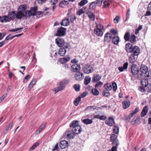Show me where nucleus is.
I'll use <instances>...</instances> for the list:
<instances>
[{"label": "nucleus", "instance_id": "obj_1", "mask_svg": "<svg viewBox=\"0 0 151 151\" xmlns=\"http://www.w3.org/2000/svg\"><path fill=\"white\" fill-rule=\"evenodd\" d=\"M37 10V7L34 6L32 7L30 10L25 11L23 12V16L27 18L31 16H34L35 15L36 12Z\"/></svg>", "mask_w": 151, "mask_h": 151}, {"label": "nucleus", "instance_id": "obj_2", "mask_svg": "<svg viewBox=\"0 0 151 151\" xmlns=\"http://www.w3.org/2000/svg\"><path fill=\"white\" fill-rule=\"evenodd\" d=\"M68 82L67 81H61L58 87L55 88V93L63 90L65 87V85L67 84Z\"/></svg>", "mask_w": 151, "mask_h": 151}, {"label": "nucleus", "instance_id": "obj_3", "mask_svg": "<svg viewBox=\"0 0 151 151\" xmlns=\"http://www.w3.org/2000/svg\"><path fill=\"white\" fill-rule=\"evenodd\" d=\"M84 72L86 74H89L93 71V68L89 64H87L85 65L83 68Z\"/></svg>", "mask_w": 151, "mask_h": 151}, {"label": "nucleus", "instance_id": "obj_4", "mask_svg": "<svg viewBox=\"0 0 151 151\" xmlns=\"http://www.w3.org/2000/svg\"><path fill=\"white\" fill-rule=\"evenodd\" d=\"M66 29L63 27L58 28L57 30V32L55 34L56 36H62L65 34Z\"/></svg>", "mask_w": 151, "mask_h": 151}, {"label": "nucleus", "instance_id": "obj_5", "mask_svg": "<svg viewBox=\"0 0 151 151\" xmlns=\"http://www.w3.org/2000/svg\"><path fill=\"white\" fill-rule=\"evenodd\" d=\"M84 78L83 73L81 71H78L76 72L74 76L75 80L78 81H82Z\"/></svg>", "mask_w": 151, "mask_h": 151}, {"label": "nucleus", "instance_id": "obj_6", "mask_svg": "<svg viewBox=\"0 0 151 151\" xmlns=\"http://www.w3.org/2000/svg\"><path fill=\"white\" fill-rule=\"evenodd\" d=\"M67 17V18L71 23L73 22L76 18V16L73 14L70 10H69L68 11Z\"/></svg>", "mask_w": 151, "mask_h": 151}, {"label": "nucleus", "instance_id": "obj_7", "mask_svg": "<svg viewBox=\"0 0 151 151\" xmlns=\"http://www.w3.org/2000/svg\"><path fill=\"white\" fill-rule=\"evenodd\" d=\"M75 135L73 131H68L66 132L63 134L65 138H68L69 139H73L75 137Z\"/></svg>", "mask_w": 151, "mask_h": 151}, {"label": "nucleus", "instance_id": "obj_8", "mask_svg": "<svg viewBox=\"0 0 151 151\" xmlns=\"http://www.w3.org/2000/svg\"><path fill=\"white\" fill-rule=\"evenodd\" d=\"M69 44L66 45L64 47H61L59 50L58 52V54L61 56H64L66 52V48H68L69 47Z\"/></svg>", "mask_w": 151, "mask_h": 151}, {"label": "nucleus", "instance_id": "obj_9", "mask_svg": "<svg viewBox=\"0 0 151 151\" xmlns=\"http://www.w3.org/2000/svg\"><path fill=\"white\" fill-rule=\"evenodd\" d=\"M131 70L132 74L136 75L139 72V67L136 64H133L131 67Z\"/></svg>", "mask_w": 151, "mask_h": 151}, {"label": "nucleus", "instance_id": "obj_10", "mask_svg": "<svg viewBox=\"0 0 151 151\" xmlns=\"http://www.w3.org/2000/svg\"><path fill=\"white\" fill-rule=\"evenodd\" d=\"M140 50L139 48L137 46H134L133 47L132 50L130 53L131 54H133L135 56H137L139 54Z\"/></svg>", "mask_w": 151, "mask_h": 151}, {"label": "nucleus", "instance_id": "obj_11", "mask_svg": "<svg viewBox=\"0 0 151 151\" xmlns=\"http://www.w3.org/2000/svg\"><path fill=\"white\" fill-rule=\"evenodd\" d=\"M81 68L80 65L76 63H73L71 66V70L73 72L79 71Z\"/></svg>", "mask_w": 151, "mask_h": 151}, {"label": "nucleus", "instance_id": "obj_12", "mask_svg": "<svg viewBox=\"0 0 151 151\" xmlns=\"http://www.w3.org/2000/svg\"><path fill=\"white\" fill-rule=\"evenodd\" d=\"M55 42L58 46L61 47H63L65 44L64 40L61 38H58L56 39Z\"/></svg>", "mask_w": 151, "mask_h": 151}, {"label": "nucleus", "instance_id": "obj_13", "mask_svg": "<svg viewBox=\"0 0 151 151\" xmlns=\"http://www.w3.org/2000/svg\"><path fill=\"white\" fill-rule=\"evenodd\" d=\"M101 78V76L99 74H94L92 78V81L93 83H96L99 81Z\"/></svg>", "mask_w": 151, "mask_h": 151}, {"label": "nucleus", "instance_id": "obj_14", "mask_svg": "<svg viewBox=\"0 0 151 151\" xmlns=\"http://www.w3.org/2000/svg\"><path fill=\"white\" fill-rule=\"evenodd\" d=\"M133 47L131 44L129 43H127L125 45V49L127 53H130Z\"/></svg>", "mask_w": 151, "mask_h": 151}, {"label": "nucleus", "instance_id": "obj_15", "mask_svg": "<svg viewBox=\"0 0 151 151\" xmlns=\"http://www.w3.org/2000/svg\"><path fill=\"white\" fill-rule=\"evenodd\" d=\"M68 146V142L65 140H63L61 141L59 144V146L62 149L67 147Z\"/></svg>", "mask_w": 151, "mask_h": 151}, {"label": "nucleus", "instance_id": "obj_16", "mask_svg": "<svg viewBox=\"0 0 151 151\" xmlns=\"http://www.w3.org/2000/svg\"><path fill=\"white\" fill-rule=\"evenodd\" d=\"M122 106L124 109L128 108L130 105V102L128 100H126L122 102Z\"/></svg>", "mask_w": 151, "mask_h": 151}, {"label": "nucleus", "instance_id": "obj_17", "mask_svg": "<svg viewBox=\"0 0 151 151\" xmlns=\"http://www.w3.org/2000/svg\"><path fill=\"white\" fill-rule=\"evenodd\" d=\"M148 70V67L145 65L141 64L140 66V71L142 73L144 74Z\"/></svg>", "mask_w": 151, "mask_h": 151}, {"label": "nucleus", "instance_id": "obj_18", "mask_svg": "<svg viewBox=\"0 0 151 151\" xmlns=\"http://www.w3.org/2000/svg\"><path fill=\"white\" fill-rule=\"evenodd\" d=\"M81 130L82 129L80 126L72 128V131L75 134H79L81 132Z\"/></svg>", "mask_w": 151, "mask_h": 151}, {"label": "nucleus", "instance_id": "obj_19", "mask_svg": "<svg viewBox=\"0 0 151 151\" xmlns=\"http://www.w3.org/2000/svg\"><path fill=\"white\" fill-rule=\"evenodd\" d=\"M105 123L110 126H112L114 123V122L113 119L109 117L105 121Z\"/></svg>", "mask_w": 151, "mask_h": 151}, {"label": "nucleus", "instance_id": "obj_20", "mask_svg": "<svg viewBox=\"0 0 151 151\" xmlns=\"http://www.w3.org/2000/svg\"><path fill=\"white\" fill-rule=\"evenodd\" d=\"M112 37L111 34L107 33L105 35L104 41L105 42H109L111 41V40Z\"/></svg>", "mask_w": 151, "mask_h": 151}, {"label": "nucleus", "instance_id": "obj_21", "mask_svg": "<svg viewBox=\"0 0 151 151\" xmlns=\"http://www.w3.org/2000/svg\"><path fill=\"white\" fill-rule=\"evenodd\" d=\"M112 42L115 45L118 44L120 38L117 36H114L112 38Z\"/></svg>", "mask_w": 151, "mask_h": 151}, {"label": "nucleus", "instance_id": "obj_22", "mask_svg": "<svg viewBox=\"0 0 151 151\" xmlns=\"http://www.w3.org/2000/svg\"><path fill=\"white\" fill-rule=\"evenodd\" d=\"M94 32V34L98 36L101 37L103 34L102 30L97 28L95 29Z\"/></svg>", "mask_w": 151, "mask_h": 151}, {"label": "nucleus", "instance_id": "obj_23", "mask_svg": "<svg viewBox=\"0 0 151 151\" xmlns=\"http://www.w3.org/2000/svg\"><path fill=\"white\" fill-rule=\"evenodd\" d=\"M36 16L37 17H40L42 16V15H46L50 14V12H35Z\"/></svg>", "mask_w": 151, "mask_h": 151}, {"label": "nucleus", "instance_id": "obj_24", "mask_svg": "<svg viewBox=\"0 0 151 151\" xmlns=\"http://www.w3.org/2000/svg\"><path fill=\"white\" fill-rule=\"evenodd\" d=\"M148 110V107L147 106H145L143 108L141 113V116L142 117H144L147 113Z\"/></svg>", "mask_w": 151, "mask_h": 151}, {"label": "nucleus", "instance_id": "obj_25", "mask_svg": "<svg viewBox=\"0 0 151 151\" xmlns=\"http://www.w3.org/2000/svg\"><path fill=\"white\" fill-rule=\"evenodd\" d=\"M128 64L127 62L124 63L123 66L119 67H118L119 70L120 72H122L124 71V70L127 69L128 67Z\"/></svg>", "mask_w": 151, "mask_h": 151}, {"label": "nucleus", "instance_id": "obj_26", "mask_svg": "<svg viewBox=\"0 0 151 151\" xmlns=\"http://www.w3.org/2000/svg\"><path fill=\"white\" fill-rule=\"evenodd\" d=\"M70 22V21L67 18H65L60 23V24L61 25L66 26L69 25Z\"/></svg>", "mask_w": 151, "mask_h": 151}, {"label": "nucleus", "instance_id": "obj_27", "mask_svg": "<svg viewBox=\"0 0 151 151\" xmlns=\"http://www.w3.org/2000/svg\"><path fill=\"white\" fill-rule=\"evenodd\" d=\"M69 126L70 127H72L73 128H74V127H76L80 126L79 125L78 121L76 120L72 122L70 124Z\"/></svg>", "mask_w": 151, "mask_h": 151}, {"label": "nucleus", "instance_id": "obj_28", "mask_svg": "<svg viewBox=\"0 0 151 151\" xmlns=\"http://www.w3.org/2000/svg\"><path fill=\"white\" fill-rule=\"evenodd\" d=\"M23 12H22L21 11H18L16 12V18L17 19H21L24 17Z\"/></svg>", "mask_w": 151, "mask_h": 151}, {"label": "nucleus", "instance_id": "obj_29", "mask_svg": "<svg viewBox=\"0 0 151 151\" xmlns=\"http://www.w3.org/2000/svg\"><path fill=\"white\" fill-rule=\"evenodd\" d=\"M100 107H96L94 106H87L86 109L85 110L87 111H92L93 110L96 109L98 110Z\"/></svg>", "mask_w": 151, "mask_h": 151}, {"label": "nucleus", "instance_id": "obj_30", "mask_svg": "<svg viewBox=\"0 0 151 151\" xmlns=\"http://www.w3.org/2000/svg\"><path fill=\"white\" fill-rule=\"evenodd\" d=\"M141 84L142 87H146L149 84L148 80L145 79H142L141 81Z\"/></svg>", "mask_w": 151, "mask_h": 151}, {"label": "nucleus", "instance_id": "obj_31", "mask_svg": "<svg viewBox=\"0 0 151 151\" xmlns=\"http://www.w3.org/2000/svg\"><path fill=\"white\" fill-rule=\"evenodd\" d=\"M135 56L133 54H131L129 58V63L132 64L134 63L135 60Z\"/></svg>", "mask_w": 151, "mask_h": 151}, {"label": "nucleus", "instance_id": "obj_32", "mask_svg": "<svg viewBox=\"0 0 151 151\" xmlns=\"http://www.w3.org/2000/svg\"><path fill=\"white\" fill-rule=\"evenodd\" d=\"M88 17L90 18V20L94 21L95 20V17L93 14L90 11L87 13Z\"/></svg>", "mask_w": 151, "mask_h": 151}, {"label": "nucleus", "instance_id": "obj_33", "mask_svg": "<svg viewBox=\"0 0 151 151\" xmlns=\"http://www.w3.org/2000/svg\"><path fill=\"white\" fill-rule=\"evenodd\" d=\"M45 125L44 124H42L36 131V134H39L42 131L45 127Z\"/></svg>", "mask_w": 151, "mask_h": 151}, {"label": "nucleus", "instance_id": "obj_34", "mask_svg": "<svg viewBox=\"0 0 151 151\" xmlns=\"http://www.w3.org/2000/svg\"><path fill=\"white\" fill-rule=\"evenodd\" d=\"M91 78L89 76H86L84 78V84L85 85H87L90 82Z\"/></svg>", "mask_w": 151, "mask_h": 151}, {"label": "nucleus", "instance_id": "obj_35", "mask_svg": "<svg viewBox=\"0 0 151 151\" xmlns=\"http://www.w3.org/2000/svg\"><path fill=\"white\" fill-rule=\"evenodd\" d=\"M82 122L85 124L87 125L92 124L93 121L92 119H87L83 120Z\"/></svg>", "mask_w": 151, "mask_h": 151}, {"label": "nucleus", "instance_id": "obj_36", "mask_svg": "<svg viewBox=\"0 0 151 151\" xmlns=\"http://www.w3.org/2000/svg\"><path fill=\"white\" fill-rule=\"evenodd\" d=\"M36 83V79H33L30 83L28 85L29 90L30 91L31 89L33 87V85H34Z\"/></svg>", "mask_w": 151, "mask_h": 151}, {"label": "nucleus", "instance_id": "obj_37", "mask_svg": "<svg viewBox=\"0 0 151 151\" xmlns=\"http://www.w3.org/2000/svg\"><path fill=\"white\" fill-rule=\"evenodd\" d=\"M129 40L132 43H134L136 41V36L134 35H132L130 36Z\"/></svg>", "mask_w": 151, "mask_h": 151}, {"label": "nucleus", "instance_id": "obj_38", "mask_svg": "<svg viewBox=\"0 0 151 151\" xmlns=\"http://www.w3.org/2000/svg\"><path fill=\"white\" fill-rule=\"evenodd\" d=\"M103 7L106 8L109 6L110 4L109 0H103Z\"/></svg>", "mask_w": 151, "mask_h": 151}, {"label": "nucleus", "instance_id": "obj_39", "mask_svg": "<svg viewBox=\"0 0 151 151\" xmlns=\"http://www.w3.org/2000/svg\"><path fill=\"white\" fill-rule=\"evenodd\" d=\"M130 34L129 32H126L124 35V39L126 41H128L130 39Z\"/></svg>", "mask_w": 151, "mask_h": 151}, {"label": "nucleus", "instance_id": "obj_40", "mask_svg": "<svg viewBox=\"0 0 151 151\" xmlns=\"http://www.w3.org/2000/svg\"><path fill=\"white\" fill-rule=\"evenodd\" d=\"M26 9V6L25 5H22L20 6L18 8V11H21L22 12H23L25 11Z\"/></svg>", "mask_w": 151, "mask_h": 151}, {"label": "nucleus", "instance_id": "obj_41", "mask_svg": "<svg viewBox=\"0 0 151 151\" xmlns=\"http://www.w3.org/2000/svg\"><path fill=\"white\" fill-rule=\"evenodd\" d=\"M104 87L106 90H108V91L111 90L112 89L111 85L109 83H107L105 84L104 86Z\"/></svg>", "mask_w": 151, "mask_h": 151}, {"label": "nucleus", "instance_id": "obj_42", "mask_svg": "<svg viewBox=\"0 0 151 151\" xmlns=\"http://www.w3.org/2000/svg\"><path fill=\"white\" fill-rule=\"evenodd\" d=\"M81 99L80 97H78L76 98L74 101L73 103L76 106H77L79 102L81 101Z\"/></svg>", "mask_w": 151, "mask_h": 151}, {"label": "nucleus", "instance_id": "obj_43", "mask_svg": "<svg viewBox=\"0 0 151 151\" xmlns=\"http://www.w3.org/2000/svg\"><path fill=\"white\" fill-rule=\"evenodd\" d=\"M96 3L95 1L92 2L90 4L89 6V9L90 10L94 9L96 6Z\"/></svg>", "mask_w": 151, "mask_h": 151}, {"label": "nucleus", "instance_id": "obj_44", "mask_svg": "<svg viewBox=\"0 0 151 151\" xmlns=\"http://www.w3.org/2000/svg\"><path fill=\"white\" fill-rule=\"evenodd\" d=\"M139 121V119L137 117H134L132 120V124H136Z\"/></svg>", "mask_w": 151, "mask_h": 151}, {"label": "nucleus", "instance_id": "obj_45", "mask_svg": "<svg viewBox=\"0 0 151 151\" xmlns=\"http://www.w3.org/2000/svg\"><path fill=\"white\" fill-rule=\"evenodd\" d=\"M116 139H117V136L115 134H112L111 135L110 137V141L112 142Z\"/></svg>", "mask_w": 151, "mask_h": 151}, {"label": "nucleus", "instance_id": "obj_46", "mask_svg": "<svg viewBox=\"0 0 151 151\" xmlns=\"http://www.w3.org/2000/svg\"><path fill=\"white\" fill-rule=\"evenodd\" d=\"M91 92L92 94L95 96H97L99 94V91L96 89H93L91 90Z\"/></svg>", "mask_w": 151, "mask_h": 151}, {"label": "nucleus", "instance_id": "obj_47", "mask_svg": "<svg viewBox=\"0 0 151 151\" xmlns=\"http://www.w3.org/2000/svg\"><path fill=\"white\" fill-rule=\"evenodd\" d=\"M102 94L104 96L106 97H108L110 95V93L109 91L106 90L103 91Z\"/></svg>", "mask_w": 151, "mask_h": 151}, {"label": "nucleus", "instance_id": "obj_48", "mask_svg": "<svg viewBox=\"0 0 151 151\" xmlns=\"http://www.w3.org/2000/svg\"><path fill=\"white\" fill-rule=\"evenodd\" d=\"M103 84V83L101 81H99L95 85V88H98L101 87Z\"/></svg>", "mask_w": 151, "mask_h": 151}, {"label": "nucleus", "instance_id": "obj_49", "mask_svg": "<svg viewBox=\"0 0 151 151\" xmlns=\"http://www.w3.org/2000/svg\"><path fill=\"white\" fill-rule=\"evenodd\" d=\"M9 21L8 17L6 16H4L2 17L1 22H7Z\"/></svg>", "mask_w": 151, "mask_h": 151}, {"label": "nucleus", "instance_id": "obj_50", "mask_svg": "<svg viewBox=\"0 0 151 151\" xmlns=\"http://www.w3.org/2000/svg\"><path fill=\"white\" fill-rule=\"evenodd\" d=\"M87 2V0H82L79 3L78 5L80 6H83Z\"/></svg>", "mask_w": 151, "mask_h": 151}, {"label": "nucleus", "instance_id": "obj_51", "mask_svg": "<svg viewBox=\"0 0 151 151\" xmlns=\"http://www.w3.org/2000/svg\"><path fill=\"white\" fill-rule=\"evenodd\" d=\"M119 131V128L116 126H114V128L113 129V132L115 134L118 133Z\"/></svg>", "mask_w": 151, "mask_h": 151}, {"label": "nucleus", "instance_id": "obj_52", "mask_svg": "<svg viewBox=\"0 0 151 151\" xmlns=\"http://www.w3.org/2000/svg\"><path fill=\"white\" fill-rule=\"evenodd\" d=\"M110 32L113 35H115L118 34V32L117 29H111Z\"/></svg>", "mask_w": 151, "mask_h": 151}, {"label": "nucleus", "instance_id": "obj_53", "mask_svg": "<svg viewBox=\"0 0 151 151\" xmlns=\"http://www.w3.org/2000/svg\"><path fill=\"white\" fill-rule=\"evenodd\" d=\"M73 87L75 90L77 91H78L80 90V86L79 84L74 85Z\"/></svg>", "mask_w": 151, "mask_h": 151}, {"label": "nucleus", "instance_id": "obj_54", "mask_svg": "<svg viewBox=\"0 0 151 151\" xmlns=\"http://www.w3.org/2000/svg\"><path fill=\"white\" fill-rule=\"evenodd\" d=\"M112 142V144L113 146H118L119 144V141L117 139L114 140V141Z\"/></svg>", "mask_w": 151, "mask_h": 151}, {"label": "nucleus", "instance_id": "obj_55", "mask_svg": "<svg viewBox=\"0 0 151 151\" xmlns=\"http://www.w3.org/2000/svg\"><path fill=\"white\" fill-rule=\"evenodd\" d=\"M96 28H97L101 30H102L104 29V26L102 24L99 23V24H96Z\"/></svg>", "mask_w": 151, "mask_h": 151}, {"label": "nucleus", "instance_id": "obj_56", "mask_svg": "<svg viewBox=\"0 0 151 151\" xmlns=\"http://www.w3.org/2000/svg\"><path fill=\"white\" fill-rule=\"evenodd\" d=\"M15 37V36H12V35H9L6 38L5 40L6 41H7L9 40H11L12 39Z\"/></svg>", "mask_w": 151, "mask_h": 151}, {"label": "nucleus", "instance_id": "obj_57", "mask_svg": "<svg viewBox=\"0 0 151 151\" xmlns=\"http://www.w3.org/2000/svg\"><path fill=\"white\" fill-rule=\"evenodd\" d=\"M13 125V124L12 122L10 123L9 125L6 127V130L7 131L9 130H10L12 127Z\"/></svg>", "mask_w": 151, "mask_h": 151}, {"label": "nucleus", "instance_id": "obj_58", "mask_svg": "<svg viewBox=\"0 0 151 151\" xmlns=\"http://www.w3.org/2000/svg\"><path fill=\"white\" fill-rule=\"evenodd\" d=\"M112 85L113 87V90L115 91L117 89V87L116 84L115 82H114L112 83Z\"/></svg>", "mask_w": 151, "mask_h": 151}, {"label": "nucleus", "instance_id": "obj_59", "mask_svg": "<svg viewBox=\"0 0 151 151\" xmlns=\"http://www.w3.org/2000/svg\"><path fill=\"white\" fill-rule=\"evenodd\" d=\"M119 19V16H116L114 19V23H118Z\"/></svg>", "mask_w": 151, "mask_h": 151}, {"label": "nucleus", "instance_id": "obj_60", "mask_svg": "<svg viewBox=\"0 0 151 151\" xmlns=\"http://www.w3.org/2000/svg\"><path fill=\"white\" fill-rule=\"evenodd\" d=\"M103 0H96V3L99 6H101V5Z\"/></svg>", "mask_w": 151, "mask_h": 151}, {"label": "nucleus", "instance_id": "obj_61", "mask_svg": "<svg viewBox=\"0 0 151 151\" xmlns=\"http://www.w3.org/2000/svg\"><path fill=\"white\" fill-rule=\"evenodd\" d=\"M145 76L147 77H151V71H148V70L145 73Z\"/></svg>", "mask_w": 151, "mask_h": 151}, {"label": "nucleus", "instance_id": "obj_62", "mask_svg": "<svg viewBox=\"0 0 151 151\" xmlns=\"http://www.w3.org/2000/svg\"><path fill=\"white\" fill-rule=\"evenodd\" d=\"M85 13V12L83 11L81 9L79 10L76 12V14L78 15H81L82 14Z\"/></svg>", "mask_w": 151, "mask_h": 151}, {"label": "nucleus", "instance_id": "obj_63", "mask_svg": "<svg viewBox=\"0 0 151 151\" xmlns=\"http://www.w3.org/2000/svg\"><path fill=\"white\" fill-rule=\"evenodd\" d=\"M87 94V93L86 92H84L82 93L80 95L79 97H80L81 99V98H83L85 97Z\"/></svg>", "mask_w": 151, "mask_h": 151}, {"label": "nucleus", "instance_id": "obj_64", "mask_svg": "<svg viewBox=\"0 0 151 151\" xmlns=\"http://www.w3.org/2000/svg\"><path fill=\"white\" fill-rule=\"evenodd\" d=\"M6 34V33L5 32H0V40H2L3 38Z\"/></svg>", "mask_w": 151, "mask_h": 151}]
</instances>
